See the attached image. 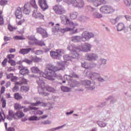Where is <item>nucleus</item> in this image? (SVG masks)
<instances>
[{"label":"nucleus","instance_id":"nucleus-1","mask_svg":"<svg viewBox=\"0 0 131 131\" xmlns=\"http://www.w3.org/2000/svg\"><path fill=\"white\" fill-rule=\"evenodd\" d=\"M64 66L62 65V62H59L58 63L57 67H54L53 66H51L49 68H46L45 71V73L41 72L37 67H33L31 68V71L32 73H38L40 77L38 78V80H42L45 78H47L49 80H55L54 77H56L57 76L55 72L56 71H59L63 69Z\"/></svg>","mask_w":131,"mask_h":131},{"label":"nucleus","instance_id":"nucleus-2","mask_svg":"<svg viewBox=\"0 0 131 131\" xmlns=\"http://www.w3.org/2000/svg\"><path fill=\"white\" fill-rule=\"evenodd\" d=\"M37 83L38 85V92L39 94L42 95V96H44L45 97L48 96L49 93H47V92H48V93H55L56 92V90L51 86H46L45 79L42 80H40V79L37 80Z\"/></svg>","mask_w":131,"mask_h":131},{"label":"nucleus","instance_id":"nucleus-3","mask_svg":"<svg viewBox=\"0 0 131 131\" xmlns=\"http://www.w3.org/2000/svg\"><path fill=\"white\" fill-rule=\"evenodd\" d=\"M76 49V47L74 45H70L68 47V50H69V51H71V55H64L63 56V59L67 61H70L72 58L73 59L78 58L79 56H80V54L76 52L75 51Z\"/></svg>","mask_w":131,"mask_h":131},{"label":"nucleus","instance_id":"nucleus-4","mask_svg":"<svg viewBox=\"0 0 131 131\" xmlns=\"http://www.w3.org/2000/svg\"><path fill=\"white\" fill-rule=\"evenodd\" d=\"M100 11L103 14H112V13L115 12V10L113 7L108 5L101 7L100 9Z\"/></svg>","mask_w":131,"mask_h":131},{"label":"nucleus","instance_id":"nucleus-5","mask_svg":"<svg viewBox=\"0 0 131 131\" xmlns=\"http://www.w3.org/2000/svg\"><path fill=\"white\" fill-rule=\"evenodd\" d=\"M91 48L92 47L91 46V45L86 43L84 45L82 46H79L78 48L76 47V49H75V51H76V52L78 54L79 52H89V51H91Z\"/></svg>","mask_w":131,"mask_h":131},{"label":"nucleus","instance_id":"nucleus-6","mask_svg":"<svg viewBox=\"0 0 131 131\" xmlns=\"http://www.w3.org/2000/svg\"><path fill=\"white\" fill-rule=\"evenodd\" d=\"M95 35L93 33H90L89 32H84L82 34V41H86L88 39L94 37Z\"/></svg>","mask_w":131,"mask_h":131},{"label":"nucleus","instance_id":"nucleus-7","mask_svg":"<svg viewBox=\"0 0 131 131\" xmlns=\"http://www.w3.org/2000/svg\"><path fill=\"white\" fill-rule=\"evenodd\" d=\"M53 9L57 15H63L66 13L65 9L61 6L56 5L53 7Z\"/></svg>","mask_w":131,"mask_h":131},{"label":"nucleus","instance_id":"nucleus-8","mask_svg":"<svg viewBox=\"0 0 131 131\" xmlns=\"http://www.w3.org/2000/svg\"><path fill=\"white\" fill-rule=\"evenodd\" d=\"M62 50L59 49L55 51H51L50 52V56L53 59H59V57L62 56Z\"/></svg>","mask_w":131,"mask_h":131},{"label":"nucleus","instance_id":"nucleus-9","mask_svg":"<svg viewBox=\"0 0 131 131\" xmlns=\"http://www.w3.org/2000/svg\"><path fill=\"white\" fill-rule=\"evenodd\" d=\"M72 6L75 7V8H83L84 2L83 0H73Z\"/></svg>","mask_w":131,"mask_h":131},{"label":"nucleus","instance_id":"nucleus-10","mask_svg":"<svg viewBox=\"0 0 131 131\" xmlns=\"http://www.w3.org/2000/svg\"><path fill=\"white\" fill-rule=\"evenodd\" d=\"M89 3H92L94 7H99L103 4H106L107 3L105 0H87Z\"/></svg>","mask_w":131,"mask_h":131},{"label":"nucleus","instance_id":"nucleus-11","mask_svg":"<svg viewBox=\"0 0 131 131\" xmlns=\"http://www.w3.org/2000/svg\"><path fill=\"white\" fill-rule=\"evenodd\" d=\"M36 30L37 33H40L42 37L45 38L49 36V33H47V31L45 29L41 27L37 28Z\"/></svg>","mask_w":131,"mask_h":131},{"label":"nucleus","instance_id":"nucleus-12","mask_svg":"<svg viewBox=\"0 0 131 131\" xmlns=\"http://www.w3.org/2000/svg\"><path fill=\"white\" fill-rule=\"evenodd\" d=\"M32 17L35 19H43V15L37 11V8L34 10L32 13Z\"/></svg>","mask_w":131,"mask_h":131},{"label":"nucleus","instance_id":"nucleus-13","mask_svg":"<svg viewBox=\"0 0 131 131\" xmlns=\"http://www.w3.org/2000/svg\"><path fill=\"white\" fill-rule=\"evenodd\" d=\"M19 73L21 75H27L29 74V70L27 68L23 66L19 67Z\"/></svg>","mask_w":131,"mask_h":131},{"label":"nucleus","instance_id":"nucleus-14","mask_svg":"<svg viewBox=\"0 0 131 131\" xmlns=\"http://www.w3.org/2000/svg\"><path fill=\"white\" fill-rule=\"evenodd\" d=\"M30 12H31V6L29 3H27L25 4L24 13L26 15H29V14H30Z\"/></svg>","mask_w":131,"mask_h":131},{"label":"nucleus","instance_id":"nucleus-15","mask_svg":"<svg viewBox=\"0 0 131 131\" xmlns=\"http://www.w3.org/2000/svg\"><path fill=\"white\" fill-rule=\"evenodd\" d=\"M15 14L17 19H19V20L22 19V17H23V15H22V9L20 7L17 8Z\"/></svg>","mask_w":131,"mask_h":131},{"label":"nucleus","instance_id":"nucleus-16","mask_svg":"<svg viewBox=\"0 0 131 131\" xmlns=\"http://www.w3.org/2000/svg\"><path fill=\"white\" fill-rule=\"evenodd\" d=\"M86 59L88 61H95V60H97L98 56L97 55L91 53L90 54H88L86 56Z\"/></svg>","mask_w":131,"mask_h":131},{"label":"nucleus","instance_id":"nucleus-17","mask_svg":"<svg viewBox=\"0 0 131 131\" xmlns=\"http://www.w3.org/2000/svg\"><path fill=\"white\" fill-rule=\"evenodd\" d=\"M86 75L87 76H89L91 78L96 79L97 78L98 79V80H100V78H98L99 76V75L96 73H90V72H88L86 73Z\"/></svg>","mask_w":131,"mask_h":131},{"label":"nucleus","instance_id":"nucleus-18","mask_svg":"<svg viewBox=\"0 0 131 131\" xmlns=\"http://www.w3.org/2000/svg\"><path fill=\"white\" fill-rule=\"evenodd\" d=\"M7 118L8 120H12L13 118L14 119H17V118L16 117V114H14V112H13L12 111H9V115L7 116Z\"/></svg>","mask_w":131,"mask_h":131},{"label":"nucleus","instance_id":"nucleus-19","mask_svg":"<svg viewBox=\"0 0 131 131\" xmlns=\"http://www.w3.org/2000/svg\"><path fill=\"white\" fill-rule=\"evenodd\" d=\"M75 28H76V27L74 26L70 27V28H65L61 29V32H62V33H65V32H68V31H73Z\"/></svg>","mask_w":131,"mask_h":131},{"label":"nucleus","instance_id":"nucleus-20","mask_svg":"<svg viewBox=\"0 0 131 131\" xmlns=\"http://www.w3.org/2000/svg\"><path fill=\"white\" fill-rule=\"evenodd\" d=\"M32 49L31 48H27V49H21L19 51V54H21V55H26L29 53V52L31 51Z\"/></svg>","mask_w":131,"mask_h":131},{"label":"nucleus","instance_id":"nucleus-21","mask_svg":"<svg viewBox=\"0 0 131 131\" xmlns=\"http://www.w3.org/2000/svg\"><path fill=\"white\" fill-rule=\"evenodd\" d=\"M64 18L66 19V24H69L70 27H76V26H78V25H75L73 23V22L70 21V20L67 18L66 16H64Z\"/></svg>","mask_w":131,"mask_h":131},{"label":"nucleus","instance_id":"nucleus-22","mask_svg":"<svg viewBox=\"0 0 131 131\" xmlns=\"http://www.w3.org/2000/svg\"><path fill=\"white\" fill-rule=\"evenodd\" d=\"M24 116H25V115L21 111H18L15 113V117L16 118V119L17 118H22V117H24Z\"/></svg>","mask_w":131,"mask_h":131},{"label":"nucleus","instance_id":"nucleus-23","mask_svg":"<svg viewBox=\"0 0 131 131\" xmlns=\"http://www.w3.org/2000/svg\"><path fill=\"white\" fill-rule=\"evenodd\" d=\"M40 104V106L42 107H46L47 106V103L41 102L40 101H37L36 103H31L32 106H38V105Z\"/></svg>","mask_w":131,"mask_h":131},{"label":"nucleus","instance_id":"nucleus-24","mask_svg":"<svg viewBox=\"0 0 131 131\" xmlns=\"http://www.w3.org/2000/svg\"><path fill=\"white\" fill-rule=\"evenodd\" d=\"M125 27H124V24L122 23H120L117 25V30L118 31H121V30H123Z\"/></svg>","mask_w":131,"mask_h":131},{"label":"nucleus","instance_id":"nucleus-25","mask_svg":"<svg viewBox=\"0 0 131 131\" xmlns=\"http://www.w3.org/2000/svg\"><path fill=\"white\" fill-rule=\"evenodd\" d=\"M39 6L43 11H46V10H47V9H48L49 8V6H48V4L47 3V2H45V3H42V4H40Z\"/></svg>","mask_w":131,"mask_h":131},{"label":"nucleus","instance_id":"nucleus-26","mask_svg":"<svg viewBox=\"0 0 131 131\" xmlns=\"http://www.w3.org/2000/svg\"><path fill=\"white\" fill-rule=\"evenodd\" d=\"M14 107V109H15V110H19V109H23V108H24V106H21V104H20L18 103H15Z\"/></svg>","mask_w":131,"mask_h":131},{"label":"nucleus","instance_id":"nucleus-27","mask_svg":"<svg viewBox=\"0 0 131 131\" xmlns=\"http://www.w3.org/2000/svg\"><path fill=\"white\" fill-rule=\"evenodd\" d=\"M28 91H29V86H21L20 87V92H25V93H27Z\"/></svg>","mask_w":131,"mask_h":131},{"label":"nucleus","instance_id":"nucleus-28","mask_svg":"<svg viewBox=\"0 0 131 131\" xmlns=\"http://www.w3.org/2000/svg\"><path fill=\"white\" fill-rule=\"evenodd\" d=\"M5 119H6L5 113L3 112H0V122H2V121H5Z\"/></svg>","mask_w":131,"mask_h":131},{"label":"nucleus","instance_id":"nucleus-29","mask_svg":"<svg viewBox=\"0 0 131 131\" xmlns=\"http://www.w3.org/2000/svg\"><path fill=\"white\" fill-rule=\"evenodd\" d=\"M22 96L21 94H19L18 93H16L14 94V98L15 100H22Z\"/></svg>","mask_w":131,"mask_h":131},{"label":"nucleus","instance_id":"nucleus-30","mask_svg":"<svg viewBox=\"0 0 131 131\" xmlns=\"http://www.w3.org/2000/svg\"><path fill=\"white\" fill-rule=\"evenodd\" d=\"M30 6L34 8V9H37V5H36V3L35 2V0H31L30 2Z\"/></svg>","mask_w":131,"mask_h":131},{"label":"nucleus","instance_id":"nucleus-31","mask_svg":"<svg viewBox=\"0 0 131 131\" xmlns=\"http://www.w3.org/2000/svg\"><path fill=\"white\" fill-rule=\"evenodd\" d=\"M70 18L72 20H74V19H76V18H77V12H72L70 14Z\"/></svg>","mask_w":131,"mask_h":131},{"label":"nucleus","instance_id":"nucleus-32","mask_svg":"<svg viewBox=\"0 0 131 131\" xmlns=\"http://www.w3.org/2000/svg\"><path fill=\"white\" fill-rule=\"evenodd\" d=\"M8 29L9 31H14V30H16L17 29V27H13V26L9 24L8 26Z\"/></svg>","mask_w":131,"mask_h":131},{"label":"nucleus","instance_id":"nucleus-33","mask_svg":"<svg viewBox=\"0 0 131 131\" xmlns=\"http://www.w3.org/2000/svg\"><path fill=\"white\" fill-rule=\"evenodd\" d=\"M20 82L21 84H28V80L25 79L24 77L20 78Z\"/></svg>","mask_w":131,"mask_h":131},{"label":"nucleus","instance_id":"nucleus-34","mask_svg":"<svg viewBox=\"0 0 131 131\" xmlns=\"http://www.w3.org/2000/svg\"><path fill=\"white\" fill-rule=\"evenodd\" d=\"M40 119V118L35 116H31L29 118V120L30 121H36V120H39Z\"/></svg>","mask_w":131,"mask_h":131},{"label":"nucleus","instance_id":"nucleus-35","mask_svg":"<svg viewBox=\"0 0 131 131\" xmlns=\"http://www.w3.org/2000/svg\"><path fill=\"white\" fill-rule=\"evenodd\" d=\"M13 38L15 40H23V39H25V38L21 36H15L13 37Z\"/></svg>","mask_w":131,"mask_h":131},{"label":"nucleus","instance_id":"nucleus-36","mask_svg":"<svg viewBox=\"0 0 131 131\" xmlns=\"http://www.w3.org/2000/svg\"><path fill=\"white\" fill-rule=\"evenodd\" d=\"M79 39H80V37L75 36L72 37V40L74 42H77V41H79Z\"/></svg>","mask_w":131,"mask_h":131},{"label":"nucleus","instance_id":"nucleus-37","mask_svg":"<svg viewBox=\"0 0 131 131\" xmlns=\"http://www.w3.org/2000/svg\"><path fill=\"white\" fill-rule=\"evenodd\" d=\"M62 0H57V3H60V2H62ZM64 2L68 4V5H70L71 4L72 5V3H73V0H64Z\"/></svg>","mask_w":131,"mask_h":131},{"label":"nucleus","instance_id":"nucleus-38","mask_svg":"<svg viewBox=\"0 0 131 131\" xmlns=\"http://www.w3.org/2000/svg\"><path fill=\"white\" fill-rule=\"evenodd\" d=\"M81 66L85 69H89V68H90V64H89V63L86 62H84L82 63Z\"/></svg>","mask_w":131,"mask_h":131},{"label":"nucleus","instance_id":"nucleus-39","mask_svg":"<svg viewBox=\"0 0 131 131\" xmlns=\"http://www.w3.org/2000/svg\"><path fill=\"white\" fill-rule=\"evenodd\" d=\"M91 81L90 80H85L82 81V84H83L84 85H90L91 84Z\"/></svg>","mask_w":131,"mask_h":131},{"label":"nucleus","instance_id":"nucleus-40","mask_svg":"<svg viewBox=\"0 0 131 131\" xmlns=\"http://www.w3.org/2000/svg\"><path fill=\"white\" fill-rule=\"evenodd\" d=\"M8 63L11 64V66H15L16 65V61L12 59H9Z\"/></svg>","mask_w":131,"mask_h":131},{"label":"nucleus","instance_id":"nucleus-41","mask_svg":"<svg viewBox=\"0 0 131 131\" xmlns=\"http://www.w3.org/2000/svg\"><path fill=\"white\" fill-rule=\"evenodd\" d=\"M124 4L126 7H129L131 5V0H124Z\"/></svg>","mask_w":131,"mask_h":131},{"label":"nucleus","instance_id":"nucleus-42","mask_svg":"<svg viewBox=\"0 0 131 131\" xmlns=\"http://www.w3.org/2000/svg\"><path fill=\"white\" fill-rule=\"evenodd\" d=\"M61 90L63 92H70V88H68L67 86H62Z\"/></svg>","mask_w":131,"mask_h":131},{"label":"nucleus","instance_id":"nucleus-43","mask_svg":"<svg viewBox=\"0 0 131 131\" xmlns=\"http://www.w3.org/2000/svg\"><path fill=\"white\" fill-rule=\"evenodd\" d=\"M98 125L100 126V127H105V126H106V123L102 121H99L98 122Z\"/></svg>","mask_w":131,"mask_h":131},{"label":"nucleus","instance_id":"nucleus-44","mask_svg":"<svg viewBox=\"0 0 131 131\" xmlns=\"http://www.w3.org/2000/svg\"><path fill=\"white\" fill-rule=\"evenodd\" d=\"M18 90H19V86L16 85H15L14 86L12 89V92H13L14 93H15V92H18Z\"/></svg>","mask_w":131,"mask_h":131},{"label":"nucleus","instance_id":"nucleus-45","mask_svg":"<svg viewBox=\"0 0 131 131\" xmlns=\"http://www.w3.org/2000/svg\"><path fill=\"white\" fill-rule=\"evenodd\" d=\"M94 16L95 18H102V14L99 13L98 12H96L94 14Z\"/></svg>","mask_w":131,"mask_h":131},{"label":"nucleus","instance_id":"nucleus-46","mask_svg":"<svg viewBox=\"0 0 131 131\" xmlns=\"http://www.w3.org/2000/svg\"><path fill=\"white\" fill-rule=\"evenodd\" d=\"M8 4V1L6 0H2L0 2V5L1 6H6Z\"/></svg>","mask_w":131,"mask_h":131},{"label":"nucleus","instance_id":"nucleus-47","mask_svg":"<svg viewBox=\"0 0 131 131\" xmlns=\"http://www.w3.org/2000/svg\"><path fill=\"white\" fill-rule=\"evenodd\" d=\"M5 24V20H4V16L0 17V25L2 26Z\"/></svg>","mask_w":131,"mask_h":131},{"label":"nucleus","instance_id":"nucleus-48","mask_svg":"<svg viewBox=\"0 0 131 131\" xmlns=\"http://www.w3.org/2000/svg\"><path fill=\"white\" fill-rule=\"evenodd\" d=\"M35 114H36V115H42V114H43V112L40 110H37L35 112Z\"/></svg>","mask_w":131,"mask_h":131},{"label":"nucleus","instance_id":"nucleus-49","mask_svg":"<svg viewBox=\"0 0 131 131\" xmlns=\"http://www.w3.org/2000/svg\"><path fill=\"white\" fill-rule=\"evenodd\" d=\"M2 107L3 108H6V105H7V103L5 99H2Z\"/></svg>","mask_w":131,"mask_h":131},{"label":"nucleus","instance_id":"nucleus-50","mask_svg":"<svg viewBox=\"0 0 131 131\" xmlns=\"http://www.w3.org/2000/svg\"><path fill=\"white\" fill-rule=\"evenodd\" d=\"M24 22H25V19H23L21 20H19L18 21H17L16 24L18 26L22 25V23H24Z\"/></svg>","mask_w":131,"mask_h":131},{"label":"nucleus","instance_id":"nucleus-51","mask_svg":"<svg viewBox=\"0 0 131 131\" xmlns=\"http://www.w3.org/2000/svg\"><path fill=\"white\" fill-rule=\"evenodd\" d=\"M8 59H9V60H11V59H14L15 58V55L14 54H9L7 55Z\"/></svg>","mask_w":131,"mask_h":131},{"label":"nucleus","instance_id":"nucleus-52","mask_svg":"<svg viewBox=\"0 0 131 131\" xmlns=\"http://www.w3.org/2000/svg\"><path fill=\"white\" fill-rule=\"evenodd\" d=\"M119 19H120V17L119 16H117L115 19H112V21L114 22L115 24L117 23L118 21H119Z\"/></svg>","mask_w":131,"mask_h":131},{"label":"nucleus","instance_id":"nucleus-53","mask_svg":"<svg viewBox=\"0 0 131 131\" xmlns=\"http://www.w3.org/2000/svg\"><path fill=\"white\" fill-rule=\"evenodd\" d=\"M6 91V88H5V86H2V88H1V91H0V93H1V95H3V94H4V93H5Z\"/></svg>","mask_w":131,"mask_h":131},{"label":"nucleus","instance_id":"nucleus-54","mask_svg":"<svg viewBox=\"0 0 131 131\" xmlns=\"http://www.w3.org/2000/svg\"><path fill=\"white\" fill-rule=\"evenodd\" d=\"M14 76V74H9L8 75H7V79H12L13 76Z\"/></svg>","mask_w":131,"mask_h":131},{"label":"nucleus","instance_id":"nucleus-55","mask_svg":"<svg viewBox=\"0 0 131 131\" xmlns=\"http://www.w3.org/2000/svg\"><path fill=\"white\" fill-rule=\"evenodd\" d=\"M23 62H25L26 63H27V64H31V63H32V61L31 60H29L28 59H24Z\"/></svg>","mask_w":131,"mask_h":131},{"label":"nucleus","instance_id":"nucleus-56","mask_svg":"<svg viewBox=\"0 0 131 131\" xmlns=\"http://www.w3.org/2000/svg\"><path fill=\"white\" fill-rule=\"evenodd\" d=\"M100 61L101 62L100 64L101 65H105V64H106V59H100Z\"/></svg>","mask_w":131,"mask_h":131},{"label":"nucleus","instance_id":"nucleus-57","mask_svg":"<svg viewBox=\"0 0 131 131\" xmlns=\"http://www.w3.org/2000/svg\"><path fill=\"white\" fill-rule=\"evenodd\" d=\"M11 39H12V38H11L10 37H7V36L4 37L5 41H8V40H11Z\"/></svg>","mask_w":131,"mask_h":131},{"label":"nucleus","instance_id":"nucleus-58","mask_svg":"<svg viewBox=\"0 0 131 131\" xmlns=\"http://www.w3.org/2000/svg\"><path fill=\"white\" fill-rule=\"evenodd\" d=\"M45 3H47V0H38L39 5H41Z\"/></svg>","mask_w":131,"mask_h":131},{"label":"nucleus","instance_id":"nucleus-59","mask_svg":"<svg viewBox=\"0 0 131 131\" xmlns=\"http://www.w3.org/2000/svg\"><path fill=\"white\" fill-rule=\"evenodd\" d=\"M11 80V81H16V80H18V77L13 76Z\"/></svg>","mask_w":131,"mask_h":131},{"label":"nucleus","instance_id":"nucleus-60","mask_svg":"<svg viewBox=\"0 0 131 131\" xmlns=\"http://www.w3.org/2000/svg\"><path fill=\"white\" fill-rule=\"evenodd\" d=\"M71 77H74L75 78H78V75H76V74H74V73H73L71 75Z\"/></svg>","mask_w":131,"mask_h":131},{"label":"nucleus","instance_id":"nucleus-61","mask_svg":"<svg viewBox=\"0 0 131 131\" xmlns=\"http://www.w3.org/2000/svg\"><path fill=\"white\" fill-rule=\"evenodd\" d=\"M7 62H8V59H7V58H5L2 62L3 66H5L7 64Z\"/></svg>","mask_w":131,"mask_h":131},{"label":"nucleus","instance_id":"nucleus-62","mask_svg":"<svg viewBox=\"0 0 131 131\" xmlns=\"http://www.w3.org/2000/svg\"><path fill=\"white\" fill-rule=\"evenodd\" d=\"M125 18L127 21H130L131 20V16L129 15H125Z\"/></svg>","mask_w":131,"mask_h":131},{"label":"nucleus","instance_id":"nucleus-63","mask_svg":"<svg viewBox=\"0 0 131 131\" xmlns=\"http://www.w3.org/2000/svg\"><path fill=\"white\" fill-rule=\"evenodd\" d=\"M43 124H50L51 121H50L49 120H47L46 121L42 122Z\"/></svg>","mask_w":131,"mask_h":131},{"label":"nucleus","instance_id":"nucleus-64","mask_svg":"<svg viewBox=\"0 0 131 131\" xmlns=\"http://www.w3.org/2000/svg\"><path fill=\"white\" fill-rule=\"evenodd\" d=\"M7 131H15V129L13 127H9L7 129H6Z\"/></svg>","mask_w":131,"mask_h":131}]
</instances>
